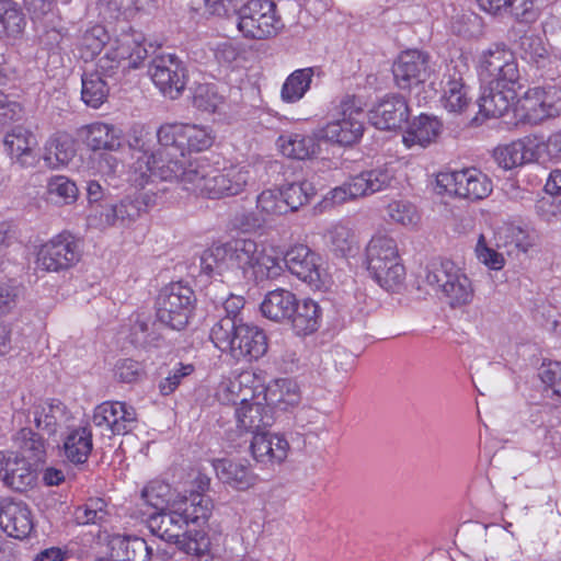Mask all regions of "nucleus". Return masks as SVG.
<instances>
[{"label":"nucleus","instance_id":"f257e3e1","mask_svg":"<svg viewBox=\"0 0 561 561\" xmlns=\"http://www.w3.org/2000/svg\"><path fill=\"white\" fill-rule=\"evenodd\" d=\"M248 417L255 427L268 426L278 411L288 412L297 408L302 399L299 383L291 378L268 380L265 370L254 369L248 379Z\"/></svg>","mask_w":561,"mask_h":561},{"label":"nucleus","instance_id":"f03ea898","mask_svg":"<svg viewBox=\"0 0 561 561\" xmlns=\"http://www.w3.org/2000/svg\"><path fill=\"white\" fill-rule=\"evenodd\" d=\"M154 152L138 156L129 170V181L139 187H145L153 180L178 181L188 191L203 158L192 159L174 145L160 146Z\"/></svg>","mask_w":561,"mask_h":561},{"label":"nucleus","instance_id":"7ed1b4c3","mask_svg":"<svg viewBox=\"0 0 561 561\" xmlns=\"http://www.w3.org/2000/svg\"><path fill=\"white\" fill-rule=\"evenodd\" d=\"M419 282L454 309L470 305L474 298L471 278L463 268L450 260L430 261L420 271Z\"/></svg>","mask_w":561,"mask_h":561},{"label":"nucleus","instance_id":"20e7f679","mask_svg":"<svg viewBox=\"0 0 561 561\" xmlns=\"http://www.w3.org/2000/svg\"><path fill=\"white\" fill-rule=\"evenodd\" d=\"M367 271L376 283L387 291H399L405 282V267L394 238L378 232L365 249Z\"/></svg>","mask_w":561,"mask_h":561},{"label":"nucleus","instance_id":"39448f33","mask_svg":"<svg viewBox=\"0 0 561 561\" xmlns=\"http://www.w3.org/2000/svg\"><path fill=\"white\" fill-rule=\"evenodd\" d=\"M364 122L363 103L355 96L346 95L334 108L327 124L317 129V136L333 146L351 147L363 137Z\"/></svg>","mask_w":561,"mask_h":561},{"label":"nucleus","instance_id":"423d86ee","mask_svg":"<svg viewBox=\"0 0 561 561\" xmlns=\"http://www.w3.org/2000/svg\"><path fill=\"white\" fill-rule=\"evenodd\" d=\"M394 179L396 170L389 164L362 171L328 191L320 205L323 209L342 206L390 187Z\"/></svg>","mask_w":561,"mask_h":561},{"label":"nucleus","instance_id":"0eeeda50","mask_svg":"<svg viewBox=\"0 0 561 561\" xmlns=\"http://www.w3.org/2000/svg\"><path fill=\"white\" fill-rule=\"evenodd\" d=\"M148 527L158 538L174 542L179 549L187 554L201 556L208 546L204 534L187 530V516L183 512H154L149 514Z\"/></svg>","mask_w":561,"mask_h":561},{"label":"nucleus","instance_id":"6e6552de","mask_svg":"<svg viewBox=\"0 0 561 561\" xmlns=\"http://www.w3.org/2000/svg\"><path fill=\"white\" fill-rule=\"evenodd\" d=\"M197 171L192 185H188V191L196 195L208 198L232 196L241 193L245 185L243 168L230 167L219 171L203 158Z\"/></svg>","mask_w":561,"mask_h":561},{"label":"nucleus","instance_id":"1a4fd4ad","mask_svg":"<svg viewBox=\"0 0 561 561\" xmlns=\"http://www.w3.org/2000/svg\"><path fill=\"white\" fill-rule=\"evenodd\" d=\"M493 190L491 179L476 168L451 172H439L435 180V192L442 196L480 201Z\"/></svg>","mask_w":561,"mask_h":561},{"label":"nucleus","instance_id":"9d476101","mask_svg":"<svg viewBox=\"0 0 561 561\" xmlns=\"http://www.w3.org/2000/svg\"><path fill=\"white\" fill-rule=\"evenodd\" d=\"M193 290L180 283L164 287L156 300V316L160 323L172 329L182 330L193 311Z\"/></svg>","mask_w":561,"mask_h":561},{"label":"nucleus","instance_id":"9b49d317","mask_svg":"<svg viewBox=\"0 0 561 561\" xmlns=\"http://www.w3.org/2000/svg\"><path fill=\"white\" fill-rule=\"evenodd\" d=\"M82 252L81 241L64 231L39 247L36 265L45 272H65L80 262Z\"/></svg>","mask_w":561,"mask_h":561},{"label":"nucleus","instance_id":"f8f14e48","mask_svg":"<svg viewBox=\"0 0 561 561\" xmlns=\"http://www.w3.org/2000/svg\"><path fill=\"white\" fill-rule=\"evenodd\" d=\"M160 146L174 145L182 152H201L211 148L216 133L210 126L187 123H169L157 130Z\"/></svg>","mask_w":561,"mask_h":561},{"label":"nucleus","instance_id":"ddd939ff","mask_svg":"<svg viewBox=\"0 0 561 561\" xmlns=\"http://www.w3.org/2000/svg\"><path fill=\"white\" fill-rule=\"evenodd\" d=\"M478 73L488 85L519 87V70L514 54L503 46L495 45L481 53Z\"/></svg>","mask_w":561,"mask_h":561},{"label":"nucleus","instance_id":"4468645a","mask_svg":"<svg viewBox=\"0 0 561 561\" xmlns=\"http://www.w3.org/2000/svg\"><path fill=\"white\" fill-rule=\"evenodd\" d=\"M517 112L529 124L561 114V88L556 84L529 88L517 101Z\"/></svg>","mask_w":561,"mask_h":561},{"label":"nucleus","instance_id":"2eb2a0df","mask_svg":"<svg viewBox=\"0 0 561 561\" xmlns=\"http://www.w3.org/2000/svg\"><path fill=\"white\" fill-rule=\"evenodd\" d=\"M149 75L164 96L180 98L186 85V69L173 54L156 56L149 67Z\"/></svg>","mask_w":561,"mask_h":561},{"label":"nucleus","instance_id":"dca6fc26","mask_svg":"<svg viewBox=\"0 0 561 561\" xmlns=\"http://www.w3.org/2000/svg\"><path fill=\"white\" fill-rule=\"evenodd\" d=\"M250 450L253 460L262 469L270 470L286 460L290 445L284 435L257 431L252 436Z\"/></svg>","mask_w":561,"mask_h":561},{"label":"nucleus","instance_id":"f3484780","mask_svg":"<svg viewBox=\"0 0 561 561\" xmlns=\"http://www.w3.org/2000/svg\"><path fill=\"white\" fill-rule=\"evenodd\" d=\"M92 420L95 426L105 427L113 435H125L136 427L137 414L125 402L106 401L94 409Z\"/></svg>","mask_w":561,"mask_h":561},{"label":"nucleus","instance_id":"a211bd4d","mask_svg":"<svg viewBox=\"0 0 561 561\" xmlns=\"http://www.w3.org/2000/svg\"><path fill=\"white\" fill-rule=\"evenodd\" d=\"M288 271L300 280L314 288H320L322 282L321 257L309 247L296 244L284 255Z\"/></svg>","mask_w":561,"mask_h":561},{"label":"nucleus","instance_id":"6ab92c4d","mask_svg":"<svg viewBox=\"0 0 561 561\" xmlns=\"http://www.w3.org/2000/svg\"><path fill=\"white\" fill-rule=\"evenodd\" d=\"M282 26L274 1H248V37L266 39L275 36Z\"/></svg>","mask_w":561,"mask_h":561},{"label":"nucleus","instance_id":"aec40b11","mask_svg":"<svg viewBox=\"0 0 561 561\" xmlns=\"http://www.w3.org/2000/svg\"><path fill=\"white\" fill-rule=\"evenodd\" d=\"M392 72L400 89L423 83L430 76L428 55L417 49L402 51L392 66Z\"/></svg>","mask_w":561,"mask_h":561},{"label":"nucleus","instance_id":"412c9836","mask_svg":"<svg viewBox=\"0 0 561 561\" xmlns=\"http://www.w3.org/2000/svg\"><path fill=\"white\" fill-rule=\"evenodd\" d=\"M245 337V324L243 318H231L226 316L218 321L210 330V340L222 352L240 362L244 358L243 340Z\"/></svg>","mask_w":561,"mask_h":561},{"label":"nucleus","instance_id":"4be33fe9","mask_svg":"<svg viewBox=\"0 0 561 561\" xmlns=\"http://www.w3.org/2000/svg\"><path fill=\"white\" fill-rule=\"evenodd\" d=\"M0 479L9 488L23 492L36 482V472L32 463L13 451H0Z\"/></svg>","mask_w":561,"mask_h":561},{"label":"nucleus","instance_id":"5701e85b","mask_svg":"<svg viewBox=\"0 0 561 561\" xmlns=\"http://www.w3.org/2000/svg\"><path fill=\"white\" fill-rule=\"evenodd\" d=\"M443 105L449 113L461 114L471 103L469 87L465 83L458 66L447 67L442 82Z\"/></svg>","mask_w":561,"mask_h":561},{"label":"nucleus","instance_id":"b1692460","mask_svg":"<svg viewBox=\"0 0 561 561\" xmlns=\"http://www.w3.org/2000/svg\"><path fill=\"white\" fill-rule=\"evenodd\" d=\"M33 526L32 514L26 504L7 501L0 505V527L10 537L26 538Z\"/></svg>","mask_w":561,"mask_h":561},{"label":"nucleus","instance_id":"393cba45","mask_svg":"<svg viewBox=\"0 0 561 561\" xmlns=\"http://www.w3.org/2000/svg\"><path fill=\"white\" fill-rule=\"evenodd\" d=\"M408 117L407 101L400 95H388L370 111L369 118L379 129H394L401 127Z\"/></svg>","mask_w":561,"mask_h":561},{"label":"nucleus","instance_id":"a878e982","mask_svg":"<svg viewBox=\"0 0 561 561\" xmlns=\"http://www.w3.org/2000/svg\"><path fill=\"white\" fill-rule=\"evenodd\" d=\"M248 267L255 282L277 278L283 272L278 251L268 244L254 245L248 257Z\"/></svg>","mask_w":561,"mask_h":561},{"label":"nucleus","instance_id":"bb28decb","mask_svg":"<svg viewBox=\"0 0 561 561\" xmlns=\"http://www.w3.org/2000/svg\"><path fill=\"white\" fill-rule=\"evenodd\" d=\"M317 130L312 135L301 133H284L276 141L280 153L287 158L306 160L316 157L321 148Z\"/></svg>","mask_w":561,"mask_h":561},{"label":"nucleus","instance_id":"cd10ccee","mask_svg":"<svg viewBox=\"0 0 561 561\" xmlns=\"http://www.w3.org/2000/svg\"><path fill=\"white\" fill-rule=\"evenodd\" d=\"M35 426L47 435L56 434L66 417V407L58 400H39L30 408Z\"/></svg>","mask_w":561,"mask_h":561},{"label":"nucleus","instance_id":"c85d7f7f","mask_svg":"<svg viewBox=\"0 0 561 561\" xmlns=\"http://www.w3.org/2000/svg\"><path fill=\"white\" fill-rule=\"evenodd\" d=\"M84 141L92 150L117 151L123 144L122 130L106 123L95 122L82 127Z\"/></svg>","mask_w":561,"mask_h":561},{"label":"nucleus","instance_id":"c756f323","mask_svg":"<svg viewBox=\"0 0 561 561\" xmlns=\"http://www.w3.org/2000/svg\"><path fill=\"white\" fill-rule=\"evenodd\" d=\"M297 297L291 291L277 288L268 291L260 304V311L263 317L274 322H284L295 311Z\"/></svg>","mask_w":561,"mask_h":561},{"label":"nucleus","instance_id":"7c9ffc66","mask_svg":"<svg viewBox=\"0 0 561 561\" xmlns=\"http://www.w3.org/2000/svg\"><path fill=\"white\" fill-rule=\"evenodd\" d=\"M145 37L142 33L135 30L122 33L111 47L117 56L123 59L128 69L138 68L147 58V49L144 45Z\"/></svg>","mask_w":561,"mask_h":561},{"label":"nucleus","instance_id":"2f4dec72","mask_svg":"<svg viewBox=\"0 0 561 561\" xmlns=\"http://www.w3.org/2000/svg\"><path fill=\"white\" fill-rule=\"evenodd\" d=\"M3 144L11 159L20 165L28 167L35 161L33 149L37 141L30 130L16 127L5 135Z\"/></svg>","mask_w":561,"mask_h":561},{"label":"nucleus","instance_id":"473e14b6","mask_svg":"<svg viewBox=\"0 0 561 561\" xmlns=\"http://www.w3.org/2000/svg\"><path fill=\"white\" fill-rule=\"evenodd\" d=\"M442 130V124L435 117L420 115L403 134L402 141L409 149L417 146L425 148L434 142Z\"/></svg>","mask_w":561,"mask_h":561},{"label":"nucleus","instance_id":"72a5a7b5","mask_svg":"<svg viewBox=\"0 0 561 561\" xmlns=\"http://www.w3.org/2000/svg\"><path fill=\"white\" fill-rule=\"evenodd\" d=\"M111 556L119 561H148L151 548L136 536L115 535L110 539Z\"/></svg>","mask_w":561,"mask_h":561},{"label":"nucleus","instance_id":"f704fd0d","mask_svg":"<svg viewBox=\"0 0 561 561\" xmlns=\"http://www.w3.org/2000/svg\"><path fill=\"white\" fill-rule=\"evenodd\" d=\"M92 448V431L87 426L70 430L64 438V456L73 465L84 463Z\"/></svg>","mask_w":561,"mask_h":561},{"label":"nucleus","instance_id":"c9c22d12","mask_svg":"<svg viewBox=\"0 0 561 561\" xmlns=\"http://www.w3.org/2000/svg\"><path fill=\"white\" fill-rule=\"evenodd\" d=\"M320 318V306L312 299H302L297 300L295 311L287 322L297 335L306 336L319 329Z\"/></svg>","mask_w":561,"mask_h":561},{"label":"nucleus","instance_id":"e433bc0d","mask_svg":"<svg viewBox=\"0 0 561 561\" xmlns=\"http://www.w3.org/2000/svg\"><path fill=\"white\" fill-rule=\"evenodd\" d=\"M516 99V88L489 85L479 100L480 112L489 117L505 114Z\"/></svg>","mask_w":561,"mask_h":561},{"label":"nucleus","instance_id":"4c0bfd02","mask_svg":"<svg viewBox=\"0 0 561 561\" xmlns=\"http://www.w3.org/2000/svg\"><path fill=\"white\" fill-rule=\"evenodd\" d=\"M324 244L337 255H346L356 248V237L350 222L332 221L322 234Z\"/></svg>","mask_w":561,"mask_h":561},{"label":"nucleus","instance_id":"58836bf2","mask_svg":"<svg viewBox=\"0 0 561 561\" xmlns=\"http://www.w3.org/2000/svg\"><path fill=\"white\" fill-rule=\"evenodd\" d=\"M76 154L75 140L65 133L51 136L45 144L43 159L47 167L57 169L67 165Z\"/></svg>","mask_w":561,"mask_h":561},{"label":"nucleus","instance_id":"ea45409f","mask_svg":"<svg viewBox=\"0 0 561 561\" xmlns=\"http://www.w3.org/2000/svg\"><path fill=\"white\" fill-rule=\"evenodd\" d=\"M14 444L25 459L32 465L44 462L46 459V444L42 436L30 428L20 430L14 436Z\"/></svg>","mask_w":561,"mask_h":561},{"label":"nucleus","instance_id":"a19ab883","mask_svg":"<svg viewBox=\"0 0 561 561\" xmlns=\"http://www.w3.org/2000/svg\"><path fill=\"white\" fill-rule=\"evenodd\" d=\"M313 75V68H301L293 71L282 85V101L289 104L300 101L309 91Z\"/></svg>","mask_w":561,"mask_h":561},{"label":"nucleus","instance_id":"79ce46f5","mask_svg":"<svg viewBox=\"0 0 561 561\" xmlns=\"http://www.w3.org/2000/svg\"><path fill=\"white\" fill-rule=\"evenodd\" d=\"M81 99L90 107L99 108L110 93V82L96 72L84 71L81 77Z\"/></svg>","mask_w":561,"mask_h":561},{"label":"nucleus","instance_id":"37998d69","mask_svg":"<svg viewBox=\"0 0 561 561\" xmlns=\"http://www.w3.org/2000/svg\"><path fill=\"white\" fill-rule=\"evenodd\" d=\"M245 251V241L228 242L205 251V262L214 261L217 268L221 266H240L241 256Z\"/></svg>","mask_w":561,"mask_h":561},{"label":"nucleus","instance_id":"c03bdc74","mask_svg":"<svg viewBox=\"0 0 561 561\" xmlns=\"http://www.w3.org/2000/svg\"><path fill=\"white\" fill-rule=\"evenodd\" d=\"M110 37L102 25H93L84 31L77 44L80 57L85 61L93 59L103 49Z\"/></svg>","mask_w":561,"mask_h":561},{"label":"nucleus","instance_id":"a18cd8bd","mask_svg":"<svg viewBox=\"0 0 561 561\" xmlns=\"http://www.w3.org/2000/svg\"><path fill=\"white\" fill-rule=\"evenodd\" d=\"M531 152L522 140L513 141L494 150L496 163L504 170H512L530 160Z\"/></svg>","mask_w":561,"mask_h":561},{"label":"nucleus","instance_id":"49530a36","mask_svg":"<svg viewBox=\"0 0 561 561\" xmlns=\"http://www.w3.org/2000/svg\"><path fill=\"white\" fill-rule=\"evenodd\" d=\"M193 106L199 112L215 114L225 103V98L215 84L199 83L194 88Z\"/></svg>","mask_w":561,"mask_h":561},{"label":"nucleus","instance_id":"de8ad7c7","mask_svg":"<svg viewBox=\"0 0 561 561\" xmlns=\"http://www.w3.org/2000/svg\"><path fill=\"white\" fill-rule=\"evenodd\" d=\"M242 374H239L234 378L229 379L221 387L219 392V400L224 404L239 405L236 408L234 416L238 425H242L245 417V398L242 397L243 382L241 380Z\"/></svg>","mask_w":561,"mask_h":561},{"label":"nucleus","instance_id":"09e8293b","mask_svg":"<svg viewBox=\"0 0 561 561\" xmlns=\"http://www.w3.org/2000/svg\"><path fill=\"white\" fill-rule=\"evenodd\" d=\"M518 47L522 58L537 66L543 64L549 57V49L542 36L533 31L520 36Z\"/></svg>","mask_w":561,"mask_h":561},{"label":"nucleus","instance_id":"8fccbe9b","mask_svg":"<svg viewBox=\"0 0 561 561\" xmlns=\"http://www.w3.org/2000/svg\"><path fill=\"white\" fill-rule=\"evenodd\" d=\"M496 247L514 245L515 249L522 252H527L534 247V238L520 227L505 224L501 226L496 232Z\"/></svg>","mask_w":561,"mask_h":561},{"label":"nucleus","instance_id":"3c124183","mask_svg":"<svg viewBox=\"0 0 561 561\" xmlns=\"http://www.w3.org/2000/svg\"><path fill=\"white\" fill-rule=\"evenodd\" d=\"M25 20L12 0H0V34L16 36L22 33Z\"/></svg>","mask_w":561,"mask_h":561},{"label":"nucleus","instance_id":"603ef678","mask_svg":"<svg viewBox=\"0 0 561 561\" xmlns=\"http://www.w3.org/2000/svg\"><path fill=\"white\" fill-rule=\"evenodd\" d=\"M279 191L286 204V211L297 210L307 204L316 193L313 185L307 181L287 184Z\"/></svg>","mask_w":561,"mask_h":561},{"label":"nucleus","instance_id":"864d4df0","mask_svg":"<svg viewBox=\"0 0 561 561\" xmlns=\"http://www.w3.org/2000/svg\"><path fill=\"white\" fill-rule=\"evenodd\" d=\"M171 499V486L162 481H151L141 492L144 503L157 512L165 511Z\"/></svg>","mask_w":561,"mask_h":561},{"label":"nucleus","instance_id":"5fc2aeb1","mask_svg":"<svg viewBox=\"0 0 561 561\" xmlns=\"http://www.w3.org/2000/svg\"><path fill=\"white\" fill-rule=\"evenodd\" d=\"M206 11L211 15L236 18L239 31H243L242 9L245 7L243 0H205Z\"/></svg>","mask_w":561,"mask_h":561},{"label":"nucleus","instance_id":"6e6d98bb","mask_svg":"<svg viewBox=\"0 0 561 561\" xmlns=\"http://www.w3.org/2000/svg\"><path fill=\"white\" fill-rule=\"evenodd\" d=\"M218 478L226 484L242 490L245 480V468L229 459H221L215 463Z\"/></svg>","mask_w":561,"mask_h":561},{"label":"nucleus","instance_id":"4d7b16f0","mask_svg":"<svg viewBox=\"0 0 561 561\" xmlns=\"http://www.w3.org/2000/svg\"><path fill=\"white\" fill-rule=\"evenodd\" d=\"M387 213L394 222L405 227H415L420 220L415 206L407 201H392Z\"/></svg>","mask_w":561,"mask_h":561},{"label":"nucleus","instance_id":"13d9d810","mask_svg":"<svg viewBox=\"0 0 561 561\" xmlns=\"http://www.w3.org/2000/svg\"><path fill=\"white\" fill-rule=\"evenodd\" d=\"M474 253L480 263L493 271H500L505 265L503 254L486 243L485 237L480 234L474 248Z\"/></svg>","mask_w":561,"mask_h":561},{"label":"nucleus","instance_id":"bf43d9fd","mask_svg":"<svg viewBox=\"0 0 561 561\" xmlns=\"http://www.w3.org/2000/svg\"><path fill=\"white\" fill-rule=\"evenodd\" d=\"M256 208L266 216L282 215L286 211V204L282 198L279 190H265L256 201Z\"/></svg>","mask_w":561,"mask_h":561},{"label":"nucleus","instance_id":"052dcab7","mask_svg":"<svg viewBox=\"0 0 561 561\" xmlns=\"http://www.w3.org/2000/svg\"><path fill=\"white\" fill-rule=\"evenodd\" d=\"M48 193L55 202L70 204L76 201L78 188L76 184L65 176H55L48 182Z\"/></svg>","mask_w":561,"mask_h":561},{"label":"nucleus","instance_id":"680f3d73","mask_svg":"<svg viewBox=\"0 0 561 561\" xmlns=\"http://www.w3.org/2000/svg\"><path fill=\"white\" fill-rule=\"evenodd\" d=\"M121 69L124 70L128 68L126 67V64H124L123 59H121L111 48L98 60L95 69L92 71L96 72L100 77L105 78V80L110 82V80H116Z\"/></svg>","mask_w":561,"mask_h":561},{"label":"nucleus","instance_id":"e2e57ef3","mask_svg":"<svg viewBox=\"0 0 561 561\" xmlns=\"http://www.w3.org/2000/svg\"><path fill=\"white\" fill-rule=\"evenodd\" d=\"M105 503L101 499H93L80 506L75 512V518L78 524H95L104 519L106 512Z\"/></svg>","mask_w":561,"mask_h":561},{"label":"nucleus","instance_id":"0e129e2a","mask_svg":"<svg viewBox=\"0 0 561 561\" xmlns=\"http://www.w3.org/2000/svg\"><path fill=\"white\" fill-rule=\"evenodd\" d=\"M115 204H98L92 206L89 225L98 229H106L117 225Z\"/></svg>","mask_w":561,"mask_h":561},{"label":"nucleus","instance_id":"69168bd1","mask_svg":"<svg viewBox=\"0 0 561 561\" xmlns=\"http://www.w3.org/2000/svg\"><path fill=\"white\" fill-rule=\"evenodd\" d=\"M117 225L127 226L135 221L145 209V203L140 198H125L115 204Z\"/></svg>","mask_w":561,"mask_h":561},{"label":"nucleus","instance_id":"338daca9","mask_svg":"<svg viewBox=\"0 0 561 561\" xmlns=\"http://www.w3.org/2000/svg\"><path fill=\"white\" fill-rule=\"evenodd\" d=\"M145 375L144 366L134 359L125 358L117 362L115 376L122 382H136Z\"/></svg>","mask_w":561,"mask_h":561},{"label":"nucleus","instance_id":"774afa93","mask_svg":"<svg viewBox=\"0 0 561 561\" xmlns=\"http://www.w3.org/2000/svg\"><path fill=\"white\" fill-rule=\"evenodd\" d=\"M268 350V340L265 332L257 327H248V356L257 359Z\"/></svg>","mask_w":561,"mask_h":561}]
</instances>
